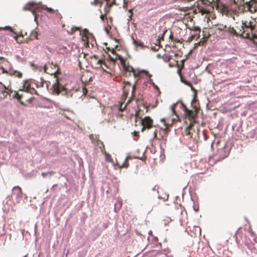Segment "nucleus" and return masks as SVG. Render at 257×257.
<instances>
[{"label": "nucleus", "mask_w": 257, "mask_h": 257, "mask_svg": "<svg viewBox=\"0 0 257 257\" xmlns=\"http://www.w3.org/2000/svg\"><path fill=\"white\" fill-rule=\"evenodd\" d=\"M107 49L108 51H110L111 53L115 55L114 57L109 56V58L112 61L115 62L116 60H120V63L125 71L124 75L126 76H131L132 73L133 74L135 78H137L140 76V72L137 70H135L129 65H127L125 63V60L121 56L115 54V50L114 49H110L109 48H107Z\"/></svg>", "instance_id": "f257e3e1"}, {"label": "nucleus", "mask_w": 257, "mask_h": 257, "mask_svg": "<svg viewBox=\"0 0 257 257\" xmlns=\"http://www.w3.org/2000/svg\"><path fill=\"white\" fill-rule=\"evenodd\" d=\"M175 120L176 118L171 119L169 117L161 119V121L163 123V125L160 127L159 136H158L157 131L154 132L153 139H157L159 140H166L168 132L170 131L169 127L172 126L174 121Z\"/></svg>", "instance_id": "f03ea898"}, {"label": "nucleus", "mask_w": 257, "mask_h": 257, "mask_svg": "<svg viewBox=\"0 0 257 257\" xmlns=\"http://www.w3.org/2000/svg\"><path fill=\"white\" fill-rule=\"evenodd\" d=\"M239 29V34L244 38L253 40L257 38L256 34L253 33L255 28H240L236 27Z\"/></svg>", "instance_id": "7ed1b4c3"}, {"label": "nucleus", "mask_w": 257, "mask_h": 257, "mask_svg": "<svg viewBox=\"0 0 257 257\" xmlns=\"http://www.w3.org/2000/svg\"><path fill=\"white\" fill-rule=\"evenodd\" d=\"M124 86L123 87V93L122 95V99H125L129 94V92H131V97L134 96V93L135 91L136 83L133 84L128 81H124Z\"/></svg>", "instance_id": "20e7f679"}, {"label": "nucleus", "mask_w": 257, "mask_h": 257, "mask_svg": "<svg viewBox=\"0 0 257 257\" xmlns=\"http://www.w3.org/2000/svg\"><path fill=\"white\" fill-rule=\"evenodd\" d=\"M56 82L53 85V92L58 95L61 93L63 95L67 93V89L64 85L61 82L60 80L57 78Z\"/></svg>", "instance_id": "39448f33"}, {"label": "nucleus", "mask_w": 257, "mask_h": 257, "mask_svg": "<svg viewBox=\"0 0 257 257\" xmlns=\"http://www.w3.org/2000/svg\"><path fill=\"white\" fill-rule=\"evenodd\" d=\"M44 71L46 73L50 75L54 74L55 77L58 74H60L59 68L56 64L53 63H49L44 66Z\"/></svg>", "instance_id": "423d86ee"}, {"label": "nucleus", "mask_w": 257, "mask_h": 257, "mask_svg": "<svg viewBox=\"0 0 257 257\" xmlns=\"http://www.w3.org/2000/svg\"><path fill=\"white\" fill-rule=\"evenodd\" d=\"M12 197L14 198L16 202L19 203L23 198L22 188L19 186H15L13 188Z\"/></svg>", "instance_id": "0eeeda50"}, {"label": "nucleus", "mask_w": 257, "mask_h": 257, "mask_svg": "<svg viewBox=\"0 0 257 257\" xmlns=\"http://www.w3.org/2000/svg\"><path fill=\"white\" fill-rule=\"evenodd\" d=\"M243 8L250 12L254 13L257 11V0H250L243 4Z\"/></svg>", "instance_id": "6e6552de"}, {"label": "nucleus", "mask_w": 257, "mask_h": 257, "mask_svg": "<svg viewBox=\"0 0 257 257\" xmlns=\"http://www.w3.org/2000/svg\"><path fill=\"white\" fill-rule=\"evenodd\" d=\"M181 105L182 108L183 109L185 115L188 118V119L190 121V122H191V121H195L194 120V118L197 114V111H193L188 109L183 103H182Z\"/></svg>", "instance_id": "1a4fd4ad"}, {"label": "nucleus", "mask_w": 257, "mask_h": 257, "mask_svg": "<svg viewBox=\"0 0 257 257\" xmlns=\"http://www.w3.org/2000/svg\"><path fill=\"white\" fill-rule=\"evenodd\" d=\"M103 3H105L104 8V13L107 15L109 12L110 8L112 6V4L108 3L107 0H94L91 3L92 5H100V6H101Z\"/></svg>", "instance_id": "9d476101"}, {"label": "nucleus", "mask_w": 257, "mask_h": 257, "mask_svg": "<svg viewBox=\"0 0 257 257\" xmlns=\"http://www.w3.org/2000/svg\"><path fill=\"white\" fill-rule=\"evenodd\" d=\"M143 125L142 132H144L146 128L150 129L153 126V120L150 116H145L141 120Z\"/></svg>", "instance_id": "9b49d317"}, {"label": "nucleus", "mask_w": 257, "mask_h": 257, "mask_svg": "<svg viewBox=\"0 0 257 257\" xmlns=\"http://www.w3.org/2000/svg\"><path fill=\"white\" fill-rule=\"evenodd\" d=\"M217 10L222 14L227 15L229 12V8L222 4H218L216 6Z\"/></svg>", "instance_id": "f8f14e48"}, {"label": "nucleus", "mask_w": 257, "mask_h": 257, "mask_svg": "<svg viewBox=\"0 0 257 257\" xmlns=\"http://www.w3.org/2000/svg\"><path fill=\"white\" fill-rule=\"evenodd\" d=\"M23 90H25L27 92H30L31 94H35L38 95L37 91L33 88H31L30 87V85L26 82L25 84L23 85Z\"/></svg>", "instance_id": "ddd939ff"}, {"label": "nucleus", "mask_w": 257, "mask_h": 257, "mask_svg": "<svg viewBox=\"0 0 257 257\" xmlns=\"http://www.w3.org/2000/svg\"><path fill=\"white\" fill-rule=\"evenodd\" d=\"M240 28H255V24L253 22L246 20L244 22H242Z\"/></svg>", "instance_id": "4468645a"}, {"label": "nucleus", "mask_w": 257, "mask_h": 257, "mask_svg": "<svg viewBox=\"0 0 257 257\" xmlns=\"http://www.w3.org/2000/svg\"><path fill=\"white\" fill-rule=\"evenodd\" d=\"M103 149L101 150V152L104 154L105 156V160L107 162L112 163L113 162V159L111 156L110 155L108 154L105 150H104V145L102 143H101Z\"/></svg>", "instance_id": "2eb2a0df"}, {"label": "nucleus", "mask_w": 257, "mask_h": 257, "mask_svg": "<svg viewBox=\"0 0 257 257\" xmlns=\"http://www.w3.org/2000/svg\"><path fill=\"white\" fill-rule=\"evenodd\" d=\"M197 9H198V11L199 12V13H201V15H204V14H209L210 13V10L204 7H202L201 5H198V4L197 5Z\"/></svg>", "instance_id": "dca6fc26"}, {"label": "nucleus", "mask_w": 257, "mask_h": 257, "mask_svg": "<svg viewBox=\"0 0 257 257\" xmlns=\"http://www.w3.org/2000/svg\"><path fill=\"white\" fill-rule=\"evenodd\" d=\"M195 123L196 121H191V122L190 123L189 125L186 128L185 131V133L186 136H191L192 134L191 131L192 130V127Z\"/></svg>", "instance_id": "f3484780"}, {"label": "nucleus", "mask_w": 257, "mask_h": 257, "mask_svg": "<svg viewBox=\"0 0 257 257\" xmlns=\"http://www.w3.org/2000/svg\"><path fill=\"white\" fill-rule=\"evenodd\" d=\"M9 74L11 76H15L19 78H22L23 76V73L21 72L14 70H10L9 71Z\"/></svg>", "instance_id": "a211bd4d"}, {"label": "nucleus", "mask_w": 257, "mask_h": 257, "mask_svg": "<svg viewBox=\"0 0 257 257\" xmlns=\"http://www.w3.org/2000/svg\"><path fill=\"white\" fill-rule=\"evenodd\" d=\"M213 2V0H199L197 1L198 5L209 6Z\"/></svg>", "instance_id": "6ab92c4d"}, {"label": "nucleus", "mask_w": 257, "mask_h": 257, "mask_svg": "<svg viewBox=\"0 0 257 257\" xmlns=\"http://www.w3.org/2000/svg\"><path fill=\"white\" fill-rule=\"evenodd\" d=\"M37 8V5L33 3H30L28 4L25 7V10H28L33 11Z\"/></svg>", "instance_id": "aec40b11"}, {"label": "nucleus", "mask_w": 257, "mask_h": 257, "mask_svg": "<svg viewBox=\"0 0 257 257\" xmlns=\"http://www.w3.org/2000/svg\"><path fill=\"white\" fill-rule=\"evenodd\" d=\"M14 38L19 43H22L24 42V38L22 35H17L14 37Z\"/></svg>", "instance_id": "412c9836"}, {"label": "nucleus", "mask_w": 257, "mask_h": 257, "mask_svg": "<svg viewBox=\"0 0 257 257\" xmlns=\"http://www.w3.org/2000/svg\"><path fill=\"white\" fill-rule=\"evenodd\" d=\"M58 51L61 53H65L67 51L66 46L64 45H59Z\"/></svg>", "instance_id": "4be33fe9"}, {"label": "nucleus", "mask_w": 257, "mask_h": 257, "mask_svg": "<svg viewBox=\"0 0 257 257\" xmlns=\"http://www.w3.org/2000/svg\"><path fill=\"white\" fill-rule=\"evenodd\" d=\"M3 87L4 90H2V93L3 94L4 97H6L7 96V95L10 94V92H11V91L10 90V92L8 91H7V90H9V89L4 85Z\"/></svg>", "instance_id": "5701e85b"}, {"label": "nucleus", "mask_w": 257, "mask_h": 257, "mask_svg": "<svg viewBox=\"0 0 257 257\" xmlns=\"http://www.w3.org/2000/svg\"><path fill=\"white\" fill-rule=\"evenodd\" d=\"M130 158V157H127L126 158L124 162L122 164V165L121 166H120V168L128 167V166L129 165L128 162V160Z\"/></svg>", "instance_id": "b1692460"}, {"label": "nucleus", "mask_w": 257, "mask_h": 257, "mask_svg": "<svg viewBox=\"0 0 257 257\" xmlns=\"http://www.w3.org/2000/svg\"><path fill=\"white\" fill-rule=\"evenodd\" d=\"M15 97L18 99V100L23 105H24L23 102L22 101V95L20 94L19 93L16 92Z\"/></svg>", "instance_id": "393cba45"}, {"label": "nucleus", "mask_w": 257, "mask_h": 257, "mask_svg": "<svg viewBox=\"0 0 257 257\" xmlns=\"http://www.w3.org/2000/svg\"><path fill=\"white\" fill-rule=\"evenodd\" d=\"M242 2V0H229V4L232 6V4L238 5Z\"/></svg>", "instance_id": "a878e982"}, {"label": "nucleus", "mask_w": 257, "mask_h": 257, "mask_svg": "<svg viewBox=\"0 0 257 257\" xmlns=\"http://www.w3.org/2000/svg\"><path fill=\"white\" fill-rule=\"evenodd\" d=\"M229 32H230V33H231V34H233L234 35H236V36H237L238 35H239V33H238L236 32V30L235 29H234L233 28H230Z\"/></svg>", "instance_id": "bb28decb"}, {"label": "nucleus", "mask_w": 257, "mask_h": 257, "mask_svg": "<svg viewBox=\"0 0 257 257\" xmlns=\"http://www.w3.org/2000/svg\"><path fill=\"white\" fill-rule=\"evenodd\" d=\"M134 44L137 46L143 47V44L142 42L138 41L137 40H134Z\"/></svg>", "instance_id": "cd10ccee"}, {"label": "nucleus", "mask_w": 257, "mask_h": 257, "mask_svg": "<svg viewBox=\"0 0 257 257\" xmlns=\"http://www.w3.org/2000/svg\"><path fill=\"white\" fill-rule=\"evenodd\" d=\"M163 58L165 61H169L171 60V57L170 56L165 55L163 56Z\"/></svg>", "instance_id": "c85d7f7f"}, {"label": "nucleus", "mask_w": 257, "mask_h": 257, "mask_svg": "<svg viewBox=\"0 0 257 257\" xmlns=\"http://www.w3.org/2000/svg\"><path fill=\"white\" fill-rule=\"evenodd\" d=\"M46 10H47V11L50 13H54V10L53 9H52V8H46Z\"/></svg>", "instance_id": "c756f323"}, {"label": "nucleus", "mask_w": 257, "mask_h": 257, "mask_svg": "<svg viewBox=\"0 0 257 257\" xmlns=\"http://www.w3.org/2000/svg\"><path fill=\"white\" fill-rule=\"evenodd\" d=\"M175 104H174L172 107V112L173 113L176 115L177 117L178 118V116L176 114V112L175 111Z\"/></svg>", "instance_id": "7c9ffc66"}, {"label": "nucleus", "mask_w": 257, "mask_h": 257, "mask_svg": "<svg viewBox=\"0 0 257 257\" xmlns=\"http://www.w3.org/2000/svg\"><path fill=\"white\" fill-rule=\"evenodd\" d=\"M87 89L85 88V87H83L82 88V92H83V95H86V94L87 93Z\"/></svg>", "instance_id": "2f4dec72"}, {"label": "nucleus", "mask_w": 257, "mask_h": 257, "mask_svg": "<svg viewBox=\"0 0 257 257\" xmlns=\"http://www.w3.org/2000/svg\"><path fill=\"white\" fill-rule=\"evenodd\" d=\"M106 14H105V13L104 14H101L100 15V19H101L102 21H104V19L106 17Z\"/></svg>", "instance_id": "473e14b6"}, {"label": "nucleus", "mask_w": 257, "mask_h": 257, "mask_svg": "<svg viewBox=\"0 0 257 257\" xmlns=\"http://www.w3.org/2000/svg\"><path fill=\"white\" fill-rule=\"evenodd\" d=\"M30 65L31 66L34 68V69H37L38 68V67L36 66V64H35L33 62H31L30 63Z\"/></svg>", "instance_id": "72a5a7b5"}, {"label": "nucleus", "mask_w": 257, "mask_h": 257, "mask_svg": "<svg viewBox=\"0 0 257 257\" xmlns=\"http://www.w3.org/2000/svg\"><path fill=\"white\" fill-rule=\"evenodd\" d=\"M152 84L153 85V87H154V88L155 89H156V90H159V88L158 87V86L157 85H156V84H155V83L152 82Z\"/></svg>", "instance_id": "f704fd0d"}, {"label": "nucleus", "mask_w": 257, "mask_h": 257, "mask_svg": "<svg viewBox=\"0 0 257 257\" xmlns=\"http://www.w3.org/2000/svg\"><path fill=\"white\" fill-rule=\"evenodd\" d=\"M98 64H99L100 66H101L102 64H104V61L102 60H98Z\"/></svg>", "instance_id": "c9c22d12"}, {"label": "nucleus", "mask_w": 257, "mask_h": 257, "mask_svg": "<svg viewBox=\"0 0 257 257\" xmlns=\"http://www.w3.org/2000/svg\"><path fill=\"white\" fill-rule=\"evenodd\" d=\"M139 132H137V131H134L133 132L134 136H135V137H138L139 136Z\"/></svg>", "instance_id": "e433bc0d"}, {"label": "nucleus", "mask_w": 257, "mask_h": 257, "mask_svg": "<svg viewBox=\"0 0 257 257\" xmlns=\"http://www.w3.org/2000/svg\"><path fill=\"white\" fill-rule=\"evenodd\" d=\"M48 175V173L47 172V173H45V172H43L42 173V175L43 177H45L47 175Z\"/></svg>", "instance_id": "4c0bfd02"}, {"label": "nucleus", "mask_w": 257, "mask_h": 257, "mask_svg": "<svg viewBox=\"0 0 257 257\" xmlns=\"http://www.w3.org/2000/svg\"><path fill=\"white\" fill-rule=\"evenodd\" d=\"M47 173H48V175H53L54 174V172L53 171H50V172H48Z\"/></svg>", "instance_id": "58836bf2"}, {"label": "nucleus", "mask_w": 257, "mask_h": 257, "mask_svg": "<svg viewBox=\"0 0 257 257\" xmlns=\"http://www.w3.org/2000/svg\"><path fill=\"white\" fill-rule=\"evenodd\" d=\"M128 12H129V13H130V14H131V16H132V14H133V10H132V9L128 11ZM131 17V16H130V17Z\"/></svg>", "instance_id": "ea45409f"}, {"label": "nucleus", "mask_w": 257, "mask_h": 257, "mask_svg": "<svg viewBox=\"0 0 257 257\" xmlns=\"http://www.w3.org/2000/svg\"><path fill=\"white\" fill-rule=\"evenodd\" d=\"M185 83L189 86H192L190 82H185Z\"/></svg>", "instance_id": "a19ab883"}, {"label": "nucleus", "mask_w": 257, "mask_h": 257, "mask_svg": "<svg viewBox=\"0 0 257 257\" xmlns=\"http://www.w3.org/2000/svg\"><path fill=\"white\" fill-rule=\"evenodd\" d=\"M3 73H7V74H9V71H7V70H3Z\"/></svg>", "instance_id": "79ce46f5"}, {"label": "nucleus", "mask_w": 257, "mask_h": 257, "mask_svg": "<svg viewBox=\"0 0 257 257\" xmlns=\"http://www.w3.org/2000/svg\"><path fill=\"white\" fill-rule=\"evenodd\" d=\"M196 31H199V32L200 33V29L198 28H196Z\"/></svg>", "instance_id": "37998d69"}, {"label": "nucleus", "mask_w": 257, "mask_h": 257, "mask_svg": "<svg viewBox=\"0 0 257 257\" xmlns=\"http://www.w3.org/2000/svg\"><path fill=\"white\" fill-rule=\"evenodd\" d=\"M6 28L9 29L11 31H12V29L10 27H7Z\"/></svg>", "instance_id": "c03bdc74"}, {"label": "nucleus", "mask_w": 257, "mask_h": 257, "mask_svg": "<svg viewBox=\"0 0 257 257\" xmlns=\"http://www.w3.org/2000/svg\"><path fill=\"white\" fill-rule=\"evenodd\" d=\"M195 35H192V40L193 39H194V38H195Z\"/></svg>", "instance_id": "a18cd8bd"}, {"label": "nucleus", "mask_w": 257, "mask_h": 257, "mask_svg": "<svg viewBox=\"0 0 257 257\" xmlns=\"http://www.w3.org/2000/svg\"><path fill=\"white\" fill-rule=\"evenodd\" d=\"M121 107H122V105L120 106V109L122 110V109H121Z\"/></svg>", "instance_id": "49530a36"}, {"label": "nucleus", "mask_w": 257, "mask_h": 257, "mask_svg": "<svg viewBox=\"0 0 257 257\" xmlns=\"http://www.w3.org/2000/svg\"><path fill=\"white\" fill-rule=\"evenodd\" d=\"M239 234V232L238 231L237 233V234L238 235Z\"/></svg>", "instance_id": "de8ad7c7"}, {"label": "nucleus", "mask_w": 257, "mask_h": 257, "mask_svg": "<svg viewBox=\"0 0 257 257\" xmlns=\"http://www.w3.org/2000/svg\"><path fill=\"white\" fill-rule=\"evenodd\" d=\"M176 63L177 64L178 63V61H176Z\"/></svg>", "instance_id": "09e8293b"}]
</instances>
